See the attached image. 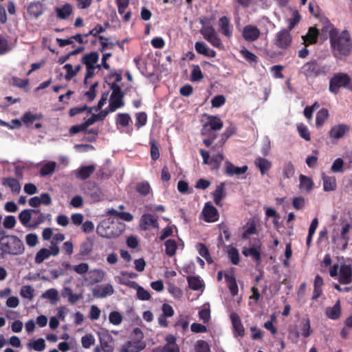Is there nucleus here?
I'll return each instance as SVG.
<instances>
[{
	"label": "nucleus",
	"mask_w": 352,
	"mask_h": 352,
	"mask_svg": "<svg viewBox=\"0 0 352 352\" xmlns=\"http://www.w3.org/2000/svg\"><path fill=\"white\" fill-rule=\"evenodd\" d=\"M0 250L10 255H20L25 252L23 241L15 235H3L0 237Z\"/></svg>",
	"instance_id": "2"
},
{
	"label": "nucleus",
	"mask_w": 352,
	"mask_h": 352,
	"mask_svg": "<svg viewBox=\"0 0 352 352\" xmlns=\"http://www.w3.org/2000/svg\"><path fill=\"white\" fill-rule=\"evenodd\" d=\"M205 116L207 117V121L202 126L201 135H210L212 131H218L222 129L223 124L218 116L208 114Z\"/></svg>",
	"instance_id": "6"
},
{
	"label": "nucleus",
	"mask_w": 352,
	"mask_h": 352,
	"mask_svg": "<svg viewBox=\"0 0 352 352\" xmlns=\"http://www.w3.org/2000/svg\"><path fill=\"white\" fill-rule=\"evenodd\" d=\"M228 257L234 265H238L239 263V254L236 248H232L228 250Z\"/></svg>",
	"instance_id": "60"
},
{
	"label": "nucleus",
	"mask_w": 352,
	"mask_h": 352,
	"mask_svg": "<svg viewBox=\"0 0 352 352\" xmlns=\"http://www.w3.org/2000/svg\"><path fill=\"white\" fill-rule=\"evenodd\" d=\"M349 131V126L345 124H337L331 127L329 135L332 139H340Z\"/></svg>",
	"instance_id": "17"
},
{
	"label": "nucleus",
	"mask_w": 352,
	"mask_h": 352,
	"mask_svg": "<svg viewBox=\"0 0 352 352\" xmlns=\"http://www.w3.org/2000/svg\"><path fill=\"white\" fill-rule=\"evenodd\" d=\"M56 162L52 161L44 164L40 169V175L45 177L53 174L56 170Z\"/></svg>",
	"instance_id": "31"
},
{
	"label": "nucleus",
	"mask_w": 352,
	"mask_h": 352,
	"mask_svg": "<svg viewBox=\"0 0 352 352\" xmlns=\"http://www.w3.org/2000/svg\"><path fill=\"white\" fill-rule=\"evenodd\" d=\"M88 186L91 188L89 187L86 190L87 195L90 196L94 201H99L101 196V191L98 186L94 183H89Z\"/></svg>",
	"instance_id": "33"
},
{
	"label": "nucleus",
	"mask_w": 352,
	"mask_h": 352,
	"mask_svg": "<svg viewBox=\"0 0 352 352\" xmlns=\"http://www.w3.org/2000/svg\"><path fill=\"white\" fill-rule=\"evenodd\" d=\"M110 89L112 92L110 96L109 103L107 108L111 112H114L124 106V98L125 93L122 91L120 86L116 85V83L110 84Z\"/></svg>",
	"instance_id": "4"
},
{
	"label": "nucleus",
	"mask_w": 352,
	"mask_h": 352,
	"mask_svg": "<svg viewBox=\"0 0 352 352\" xmlns=\"http://www.w3.org/2000/svg\"><path fill=\"white\" fill-rule=\"evenodd\" d=\"M230 320H231L232 324L233 327V331H234V336L236 337L244 336V334H245L244 327L243 326V324L241 323V319H240V317L239 316V315L235 312H232L230 314Z\"/></svg>",
	"instance_id": "16"
},
{
	"label": "nucleus",
	"mask_w": 352,
	"mask_h": 352,
	"mask_svg": "<svg viewBox=\"0 0 352 352\" xmlns=\"http://www.w3.org/2000/svg\"><path fill=\"white\" fill-rule=\"evenodd\" d=\"M135 190L142 196H146L152 191L151 187L147 181L138 183Z\"/></svg>",
	"instance_id": "35"
},
{
	"label": "nucleus",
	"mask_w": 352,
	"mask_h": 352,
	"mask_svg": "<svg viewBox=\"0 0 352 352\" xmlns=\"http://www.w3.org/2000/svg\"><path fill=\"white\" fill-rule=\"evenodd\" d=\"M254 244L253 247L250 248H243L242 250V253L245 256H252V259L257 263H261V242L258 239H254Z\"/></svg>",
	"instance_id": "8"
},
{
	"label": "nucleus",
	"mask_w": 352,
	"mask_h": 352,
	"mask_svg": "<svg viewBox=\"0 0 352 352\" xmlns=\"http://www.w3.org/2000/svg\"><path fill=\"white\" fill-rule=\"evenodd\" d=\"M203 213L207 222H214L219 219V213L217 208L209 203L206 204L203 209Z\"/></svg>",
	"instance_id": "18"
},
{
	"label": "nucleus",
	"mask_w": 352,
	"mask_h": 352,
	"mask_svg": "<svg viewBox=\"0 0 352 352\" xmlns=\"http://www.w3.org/2000/svg\"><path fill=\"white\" fill-rule=\"evenodd\" d=\"M225 279L228 283V287L231 294L234 296L238 294V285L236 281V279L233 275H230L228 274H225Z\"/></svg>",
	"instance_id": "32"
},
{
	"label": "nucleus",
	"mask_w": 352,
	"mask_h": 352,
	"mask_svg": "<svg viewBox=\"0 0 352 352\" xmlns=\"http://www.w3.org/2000/svg\"><path fill=\"white\" fill-rule=\"evenodd\" d=\"M219 22L221 33L227 37H230L232 32L230 30V24L228 18L226 16H221Z\"/></svg>",
	"instance_id": "30"
},
{
	"label": "nucleus",
	"mask_w": 352,
	"mask_h": 352,
	"mask_svg": "<svg viewBox=\"0 0 352 352\" xmlns=\"http://www.w3.org/2000/svg\"><path fill=\"white\" fill-rule=\"evenodd\" d=\"M114 289L111 284L101 285L92 289V294L96 298H105L113 294Z\"/></svg>",
	"instance_id": "12"
},
{
	"label": "nucleus",
	"mask_w": 352,
	"mask_h": 352,
	"mask_svg": "<svg viewBox=\"0 0 352 352\" xmlns=\"http://www.w3.org/2000/svg\"><path fill=\"white\" fill-rule=\"evenodd\" d=\"M95 342V339L93 335L87 334L82 337L81 343L84 348L89 349Z\"/></svg>",
	"instance_id": "58"
},
{
	"label": "nucleus",
	"mask_w": 352,
	"mask_h": 352,
	"mask_svg": "<svg viewBox=\"0 0 352 352\" xmlns=\"http://www.w3.org/2000/svg\"><path fill=\"white\" fill-rule=\"evenodd\" d=\"M140 227L142 230H147L150 227H158L157 219L151 214H144L140 221Z\"/></svg>",
	"instance_id": "14"
},
{
	"label": "nucleus",
	"mask_w": 352,
	"mask_h": 352,
	"mask_svg": "<svg viewBox=\"0 0 352 352\" xmlns=\"http://www.w3.org/2000/svg\"><path fill=\"white\" fill-rule=\"evenodd\" d=\"M195 349V352H211L210 345L203 340L197 341Z\"/></svg>",
	"instance_id": "52"
},
{
	"label": "nucleus",
	"mask_w": 352,
	"mask_h": 352,
	"mask_svg": "<svg viewBox=\"0 0 352 352\" xmlns=\"http://www.w3.org/2000/svg\"><path fill=\"white\" fill-rule=\"evenodd\" d=\"M109 322L114 324V325H118L120 324L122 321V316L118 311H111L109 314Z\"/></svg>",
	"instance_id": "57"
},
{
	"label": "nucleus",
	"mask_w": 352,
	"mask_h": 352,
	"mask_svg": "<svg viewBox=\"0 0 352 352\" xmlns=\"http://www.w3.org/2000/svg\"><path fill=\"white\" fill-rule=\"evenodd\" d=\"M146 347L144 342L140 340L127 341L122 345L120 352H140Z\"/></svg>",
	"instance_id": "11"
},
{
	"label": "nucleus",
	"mask_w": 352,
	"mask_h": 352,
	"mask_svg": "<svg viewBox=\"0 0 352 352\" xmlns=\"http://www.w3.org/2000/svg\"><path fill=\"white\" fill-rule=\"evenodd\" d=\"M225 170L224 174L228 176L240 175L244 174L248 169V166L245 165L242 167L234 166L232 162L228 160L225 162Z\"/></svg>",
	"instance_id": "15"
},
{
	"label": "nucleus",
	"mask_w": 352,
	"mask_h": 352,
	"mask_svg": "<svg viewBox=\"0 0 352 352\" xmlns=\"http://www.w3.org/2000/svg\"><path fill=\"white\" fill-rule=\"evenodd\" d=\"M50 252L49 249L43 248L37 252L34 258V262L36 264L42 263L45 259L50 256Z\"/></svg>",
	"instance_id": "39"
},
{
	"label": "nucleus",
	"mask_w": 352,
	"mask_h": 352,
	"mask_svg": "<svg viewBox=\"0 0 352 352\" xmlns=\"http://www.w3.org/2000/svg\"><path fill=\"white\" fill-rule=\"evenodd\" d=\"M297 129L299 135L302 138H303L306 141L310 140V133L308 130V128L306 126H305L304 124H300L298 126Z\"/></svg>",
	"instance_id": "64"
},
{
	"label": "nucleus",
	"mask_w": 352,
	"mask_h": 352,
	"mask_svg": "<svg viewBox=\"0 0 352 352\" xmlns=\"http://www.w3.org/2000/svg\"><path fill=\"white\" fill-rule=\"evenodd\" d=\"M260 35L261 32L256 26L248 25L243 28L242 36L247 41L253 42L257 40Z\"/></svg>",
	"instance_id": "10"
},
{
	"label": "nucleus",
	"mask_w": 352,
	"mask_h": 352,
	"mask_svg": "<svg viewBox=\"0 0 352 352\" xmlns=\"http://www.w3.org/2000/svg\"><path fill=\"white\" fill-rule=\"evenodd\" d=\"M187 280L189 287L192 290H199L202 287V282L197 276H188Z\"/></svg>",
	"instance_id": "44"
},
{
	"label": "nucleus",
	"mask_w": 352,
	"mask_h": 352,
	"mask_svg": "<svg viewBox=\"0 0 352 352\" xmlns=\"http://www.w3.org/2000/svg\"><path fill=\"white\" fill-rule=\"evenodd\" d=\"M329 117V111L327 109H321L316 114V125L318 127L323 124Z\"/></svg>",
	"instance_id": "42"
},
{
	"label": "nucleus",
	"mask_w": 352,
	"mask_h": 352,
	"mask_svg": "<svg viewBox=\"0 0 352 352\" xmlns=\"http://www.w3.org/2000/svg\"><path fill=\"white\" fill-rule=\"evenodd\" d=\"M42 296L44 298L50 300L52 302H54L58 300V293L55 289H50L44 292Z\"/></svg>",
	"instance_id": "56"
},
{
	"label": "nucleus",
	"mask_w": 352,
	"mask_h": 352,
	"mask_svg": "<svg viewBox=\"0 0 352 352\" xmlns=\"http://www.w3.org/2000/svg\"><path fill=\"white\" fill-rule=\"evenodd\" d=\"M292 41L290 31L287 29H283L276 33L274 44L277 47L285 50L290 47Z\"/></svg>",
	"instance_id": "7"
},
{
	"label": "nucleus",
	"mask_w": 352,
	"mask_h": 352,
	"mask_svg": "<svg viewBox=\"0 0 352 352\" xmlns=\"http://www.w3.org/2000/svg\"><path fill=\"white\" fill-rule=\"evenodd\" d=\"M322 31L329 32V41L335 57L349 56L352 51V40L348 30L339 33L331 22L325 19Z\"/></svg>",
	"instance_id": "1"
},
{
	"label": "nucleus",
	"mask_w": 352,
	"mask_h": 352,
	"mask_svg": "<svg viewBox=\"0 0 352 352\" xmlns=\"http://www.w3.org/2000/svg\"><path fill=\"white\" fill-rule=\"evenodd\" d=\"M166 254L171 257L173 256L177 249V244L174 239H168L164 243Z\"/></svg>",
	"instance_id": "37"
},
{
	"label": "nucleus",
	"mask_w": 352,
	"mask_h": 352,
	"mask_svg": "<svg viewBox=\"0 0 352 352\" xmlns=\"http://www.w3.org/2000/svg\"><path fill=\"white\" fill-rule=\"evenodd\" d=\"M41 114H33L31 112H25L21 117V120L27 126L32 124L35 120H40L42 118Z\"/></svg>",
	"instance_id": "38"
},
{
	"label": "nucleus",
	"mask_w": 352,
	"mask_h": 352,
	"mask_svg": "<svg viewBox=\"0 0 352 352\" xmlns=\"http://www.w3.org/2000/svg\"><path fill=\"white\" fill-rule=\"evenodd\" d=\"M93 248V242L87 239L85 241H84L80 247V254L82 256L88 255L92 250Z\"/></svg>",
	"instance_id": "45"
},
{
	"label": "nucleus",
	"mask_w": 352,
	"mask_h": 352,
	"mask_svg": "<svg viewBox=\"0 0 352 352\" xmlns=\"http://www.w3.org/2000/svg\"><path fill=\"white\" fill-rule=\"evenodd\" d=\"M95 171L94 165L83 166L79 168L76 176L78 179L85 180L88 179Z\"/></svg>",
	"instance_id": "25"
},
{
	"label": "nucleus",
	"mask_w": 352,
	"mask_h": 352,
	"mask_svg": "<svg viewBox=\"0 0 352 352\" xmlns=\"http://www.w3.org/2000/svg\"><path fill=\"white\" fill-rule=\"evenodd\" d=\"M312 333V329L310 325V320L309 318L303 319L302 325L301 327V334L305 338H308Z\"/></svg>",
	"instance_id": "50"
},
{
	"label": "nucleus",
	"mask_w": 352,
	"mask_h": 352,
	"mask_svg": "<svg viewBox=\"0 0 352 352\" xmlns=\"http://www.w3.org/2000/svg\"><path fill=\"white\" fill-rule=\"evenodd\" d=\"M318 34L319 31L316 28H309L307 34L305 36H302L305 45L316 43L318 39Z\"/></svg>",
	"instance_id": "26"
},
{
	"label": "nucleus",
	"mask_w": 352,
	"mask_h": 352,
	"mask_svg": "<svg viewBox=\"0 0 352 352\" xmlns=\"http://www.w3.org/2000/svg\"><path fill=\"white\" fill-rule=\"evenodd\" d=\"M10 50L8 40L0 35V55L5 54Z\"/></svg>",
	"instance_id": "63"
},
{
	"label": "nucleus",
	"mask_w": 352,
	"mask_h": 352,
	"mask_svg": "<svg viewBox=\"0 0 352 352\" xmlns=\"http://www.w3.org/2000/svg\"><path fill=\"white\" fill-rule=\"evenodd\" d=\"M34 289L30 285L23 286L20 291V295L29 300H32L34 298Z\"/></svg>",
	"instance_id": "51"
},
{
	"label": "nucleus",
	"mask_w": 352,
	"mask_h": 352,
	"mask_svg": "<svg viewBox=\"0 0 352 352\" xmlns=\"http://www.w3.org/2000/svg\"><path fill=\"white\" fill-rule=\"evenodd\" d=\"M325 314L330 319H338L341 314L340 301L338 300L332 307H327Z\"/></svg>",
	"instance_id": "27"
},
{
	"label": "nucleus",
	"mask_w": 352,
	"mask_h": 352,
	"mask_svg": "<svg viewBox=\"0 0 352 352\" xmlns=\"http://www.w3.org/2000/svg\"><path fill=\"white\" fill-rule=\"evenodd\" d=\"M241 54L243 56V57L251 65L254 64L256 65L258 63V58L257 56L253 54L252 52H250L246 48H243L240 51Z\"/></svg>",
	"instance_id": "40"
},
{
	"label": "nucleus",
	"mask_w": 352,
	"mask_h": 352,
	"mask_svg": "<svg viewBox=\"0 0 352 352\" xmlns=\"http://www.w3.org/2000/svg\"><path fill=\"white\" fill-rule=\"evenodd\" d=\"M100 346L104 352H113V338L107 331L98 333Z\"/></svg>",
	"instance_id": "9"
},
{
	"label": "nucleus",
	"mask_w": 352,
	"mask_h": 352,
	"mask_svg": "<svg viewBox=\"0 0 352 352\" xmlns=\"http://www.w3.org/2000/svg\"><path fill=\"white\" fill-rule=\"evenodd\" d=\"M99 55L97 52H91L85 54L82 57V63L86 66H96L95 64L98 61Z\"/></svg>",
	"instance_id": "28"
},
{
	"label": "nucleus",
	"mask_w": 352,
	"mask_h": 352,
	"mask_svg": "<svg viewBox=\"0 0 352 352\" xmlns=\"http://www.w3.org/2000/svg\"><path fill=\"white\" fill-rule=\"evenodd\" d=\"M330 68L327 65H321L317 60H313L303 65L300 72L307 78H317L321 76H326Z\"/></svg>",
	"instance_id": "3"
},
{
	"label": "nucleus",
	"mask_w": 352,
	"mask_h": 352,
	"mask_svg": "<svg viewBox=\"0 0 352 352\" xmlns=\"http://www.w3.org/2000/svg\"><path fill=\"white\" fill-rule=\"evenodd\" d=\"M338 280L341 284H350L352 282V270L349 265H342L339 269Z\"/></svg>",
	"instance_id": "13"
},
{
	"label": "nucleus",
	"mask_w": 352,
	"mask_h": 352,
	"mask_svg": "<svg viewBox=\"0 0 352 352\" xmlns=\"http://www.w3.org/2000/svg\"><path fill=\"white\" fill-rule=\"evenodd\" d=\"M351 82V78L346 73H336L329 80V90L333 94H338L340 88L348 87Z\"/></svg>",
	"instance_id": "5"
},
{
	"label": "nucleus",
	"mask_w": 352,
	"mask_h": 352,
	"mask_svg": "<svg viewBox=\"0 0 352 352\" xmlns=\"http://www.w3.org/2000/svg\"><path fill=\"white\" fill-rule=\"evenodd\" d=\"M147 115L145 112H138L135 114V126L138 129L146 125Z\"/></svg>",
	"instance_id": "49"
},
{
	"label": "nucleus",
	"mask_w": 352,
	"mask_h": 352,
	"mask_svg": "<svg viewBox=\"0 0 352 352\" xmlns=\"http://www.w3.org/2000/svg\"><path fill=\"white\" fill-rule=\"evenodd\" d=\"M292 17L288 19V28L287 30L291 31L294 27L300 22V15L297 10L293 12Z\"/></svg>",
	"instance_id": "54"
},
{
	"label": "nucleus",
	"mask_w": 352,
	"mask_h": 352,
	"mask_svg": "<svg viewBox=\"0 0 352 352\" xmlns=\"http://www.w3.org/2000/svg\"><path fill=\"white\" fill-rule=\"evenodd\" d=\"M224 159V156L223 153H218L217 154L212 155L211 157V164L212 166V168L215 170H218L220 168L221 164Z\"/></svg>",
	"instance_id": "48"
},
{
	"label": "nucleus",
	"mask_w": 352,
	"mask_h": 352,
	"mask_svg": "<svg viewBox=\"0 0 352 352\" xmlns=\"http://www.w3.org/2000/svg\"><path fill=\"white\" fill-rule=\"evenodd\" d=\"M55 12L58 19H66L72 14L73 9L72 6L67 3L61 7H56Z\"/></svg>",
	"instance_id": "24"
},
{
	"label": "nucleus",
	"mask_w": 352,
	"mask_h": 352,
	"mask_svg": "<svg viewBox=\"0 0 352 352\" xmlns=\"http://www.w3.org/2000/svg\"><path fill=\"white\" fill-rule=\"evenodd\" d=\"M109 113H111V111H109L108 108L107 107L104 109L102 110L99 113L92 114V116L89 118H88L87 120L88 121L89 124L91 126L94 122H96L97 121L104 120Z\"/></svg>",
	"instance_id": "36"
},
{
	"label": "nucleus",
	"mask_w": 352,
	"mask_h": 352,
	"mask_svg": "<svg viewBox=\"0 0 352 352\" xmlns=\"http://www.w3.org/2000/svg\"><path fill=\"white\" fill-rule=\"evenodd\" d=\"M90 124L88 121L86 120L85 122L81 123L80 124L73 125L69 129V133L71 134H77L80 132L84 131L85 133L86 129L89 127Z\"/></svg>",
	"instance_id": "47"
},
{
	"label": "nucleus",
	"mask_w": 352,
	"mask_h": 352,
	"mask_svg": "<svg viewBox=\"0 0 352 352\" xmlns=\"http://www.w3.org/2000/svg\"><path fill=\"white\" fill-rule=\"evenodd\" d=\"M28 346L33 348L36 351H42L45 348V342L44 339L38 338L33 342L28 343Z\"/></svg>",
	"instance_id": "53"
},
{
	"label": "nucleus",
	"mask_w": 352,
	"mask_h": 352,
	"mask_svg": "<svg viewBox=\"0 0 352 352\" xmlns=\"http://www.w3.org/2000/svg\"><path fill=\"white\" fill-rule=\"evenodd\" d=\"M87 111L88 113H91L93 111V108H89L86 104L80 107H75L71 108L69 111V115L71 117H74L78 114H80L84 111Z\"/></svg>",
	"instance_id": "46"
},
{
	"label": "nucleus",
	"mask_w": 352,
	"mask_h": 352,
	"mask_svg": "<svg viewBox=\"0 0 352 352\" xmlns=\"http://www.w3.org/2000/svg\"><path fill=\"white\" fill-rule=\"evenodd\" d=\"M204 75L199 65H195L191 72V81L197 82L202 80Z\"/></svg>",
	"instance_id": "59"
},
{
	"label": "nucleus",
	"mask_w": 352,
	"mask_h": 352,
	"mask_svg": "<svg viewBox=\"0 0 352 352\" xmlns=\"http://www.w3.org/2000/svg\"><path fill=\"white\" fill-rule=\"evenodd\" d=\"M131 118L127 113H119L116 116V124L122 127L127 126L131 122Z\"/></svg>",
	"instance_id": "34"
},
{
	"label": "nucleus",
	"mask_w": 352,
	"mask_h": 352,
	"mask_svg": "<svg viewBox=\"0 0 352 352\" xmlns=\"http://www.w3.org/2000/svg\"><path fill=\"white\" fill-rule=\"evenodd\" d=\"M152 352H179V347L177 344L164 345L163 347L153 349Z\"/></svg>",
	"instance_id": "55"
},
{
	"label": "nucleus",
	"mask_w": 352,
	"mask_h": 352,
	"mask_svg": "<svg viewBox=\"0 0 352 352\" xmlns=\"http://www.w3.org/2000/svg\"><path fill=\"white\" fill-rule=\"evenodd\" d=\"M322 179L323 182V190L325 192L336 190L337 188L336 179L334 176H327L324 173H322Z\"/></svg>",
	"instance_id": "21"
},
{
	"label": "nucleus",
	"mask_w": 352,
	"mask_h": 352,
	"mask_svg": "<svg viewBox=\"0 0 352 352\" xmlns=\"http://www.w3.org/2000/svg\"><path fill=\"white\" fill-rule=\"evenodd\" d=\"M212 195L215 204L217 206H221V201L222 199L226 196L224 183H221L217 186L215 190L212 193Z\"/></svg>",
	"instance_id": "29"
},
{
	"label": "nucleus",
	"mask_w": 352,
	"mask_h": 352,
	"mask_svg": "<svg viewBox=\"0 0 352 352\" xmlns=\"http://www.w3.org/2000/svg\"><path fill=\"white\" fill-rule=\"evenodd\" d=\"M151 144V159L154 161L157 160L160 157V152L159 148L156 144L155 140H151L150 141Z\"/></svg>",
	"instance_id": "61"
},
{
	"label": "nucleus",
	"mask_w": 352,
	"mask_h": 352,
	"mask_svg": "<svg viewBox=\"0 0 352 352\" xmlns=\"http://www.w3.org/2000/svg\"><path fill=\"white\" fill-rule=\"evenodd\" d=\"M136 294L137 298L139 300H148L151 299V294H149V292L142 286L138 288Z\"/></svg>",
	"instance_id": "62"
},
{
	"label": "nucleus",
	"mask_w": 352,
	"mask_h": 352,
	"mask_svg": "<svg viewBox=\"0 0 352 352\" xmlns=\"http://www.w3.org/2000/svg\"><path fill=\"white\" fill-rule=\"evenodd\" d=\"M254 164L256 167L259 169L262 175H265L272 168V162L267 159L261 157L255 159Z\"/></svg>",
	"instance_id": "22"
},
{
	"label": "nucleus",
	"mask_w": 352,
	"mask_h": 352,
	"mask_svg": "<svg viewBox=\"0 0 352 352\" xmlns=\"http://www.w3.org/2000/svg\"><path fill=\"white\" fill-rule=\"evenodd\" d=\"M300 187L305 188L307 191H310L314 187V182L311 178L307 176L300 175Z\"/></svg>",
	"instance_id": "41"
},
{
	"label": "nucleus",
	"mask_w": 352,
	"mask_h": 352,
	"mask_svg": "<svg viewBox=\"0 0 352 352\" xmlns=\"http://www.w3.org/2000/svg\"><path fill=\"white\" fill-rule=\"evenodd\" d=\"M40 212V210L38 209H25L22 210L19 214V219L21 223L27 227H29L28 223H30L32 219V213H38Z\"/></svg>",
	"instance_id": "23"
},
{
	"label": "nucleus",
	"mask_w": 352,
	"mask_h": 352,
	"mask_svg": "<svg viewBox=\"0 0 352 352\" xmlns=\"http://www.w3.org/2000/svg\"><path fill=\"white\" fill-rule=\"evenodd\" d=\"M44 11V4L39 1L30 3L28 7V14L36 19L41 16Z\"/></svg>",
	"instance_id": "19"
},
{
	"label": "nucleus",
	"mask_w": 352,
	"mask_h": 352,
	"mask_svg": "<svg viewBox=\"0 0 352 352\" xmlns=\"http://www.w3.org/2000/svg\"><path fill=\"white\" fill-rule=\"evenodd\" d=\"M295 168L294 164L291 162L285 163L283 168V176L284 179H289L294 176Z\"/></svg>",
	"instance_id": "43"
},
{
	"label": "nucleus",
	"mask_w": 352,
	"mask_h": 352,
	"mask_svg": "<svg viewBox=\"0 0 352 352\" xmlns=\"http://www.w3.org/2000/svg\"><path fill=\"white\" fill-rule=\"evenodd\" d=\"M2 184L11 189L14 194H19L21 191V184L19 180L14 177H3L1 181Z\"/></svg>",
	"instance_id": "20"
}]
</instances>
